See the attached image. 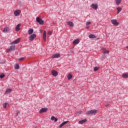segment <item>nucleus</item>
<instances>
[{"mask_svg": "<svg viewBox=\"0 0 128 128\" xmlns=\"http://www.w3.org/2000/svg\"><path fill=\"white\" fill-rule=\"evenodd\" d=\"M20 113V112L18 111H17L16 113V116H18V114Z\"/></svg>", "mask_w": 128, "mask_h": 128, "instance_id": "35", "label": "nucleus"}, {"mask_svg": "<svg viewBox=\"0 0 128 128\" xmlns=\"http://www.w3.org/2000/svg\"><path fill=\"white\" fill-rule=\"evenodd\" d=\"M96 36L92 34H91L89 36V38H96Z\"/></svg>", "mask_w": 128, "mask_h": 128, "instance_id": "26", "label": "nucleus"}, {"mask_svg": "<svg viewBox=\"0 0 128 128\" xmlns=\"http://www.w3.org/2000/svg\"><path fill=\"white\" fill-rule=\"evenodd\" d=\"M79 43H80V39H78V38L75 40L73 42V44H78Z\"/></svg>", "mask_w": 128, "mask_h": 128, "instance_id": "13", "label": "nucleus"}, {"mask_svg": "<svg viewBox=\"0 0 128 128\" xmlns=\"http://www.w3.org/2000/svg\"><path fill=\"white\" fill-rule=\"evenodd\" d=\"M15 70H18L20 68V65L19 64H16L14 67Z\"/></svg>", "mask_w": 128, "mask_h": 128, "instance_id": "28", "label": "nucleus"}, {"mask_svg": "<svg viewBox=\"0 0 128 128\" xmlns=\"http://www.w3.org/2000/svg\"><path fill=\"white\" fill-rule=\"evenodd\" d=\"M106 106H108V104H107V105Z\"/></svg>", "mask_w": 128, "mask_h": 128, "instance_id": "38", "label": "nucleus"}, {"mask_svg": "<svg viewBox=\"0 0 128 128\" xmlns=\"http://www.w3.org/2000/svg\"><path fill=\"white\" fill-rule=\"evenodd\" d=\"M43 38L44 42H46V31L44 30L43 34Z\"/></svg>", "mask_w": 128, "mask_h": 128, "instance_id": "12", "label": "nucleus"}, {"mask_svg": "<svg viewBox=\"0 0 128 128\" xmlns=\"http://www.w3.org/2000/svg\"><path fill=\"white\" fill-rule=\"evenodd\" d=\"M116 4L118 5L122 2V0H115Z\"/></svg>", "mask_w": 128, "mask_h": 128, "instance_id": "25", "label": "nucleus"}, {"mask_svg": "<svg viewBox=\"0 0 128 128\" xmlns=\"http://www.w3.org/2000/svg\"><path fill=\"white\" fill-rule=\"evenodd\" d=\"M48 112V108H42L40 111V114H42V112Z\"/></svg>", "mask_w": 128, "mask_h": 128, "instance_id": "8", "label": "nucleus"}, {"mask_svg": "<svg viewBox=\"0 0 128 128\" xmlns=\"http://www.w3.org/2000/svg\"><path fill=\"white\" fill-rule=\"evenodd\" d=\"M6 106H8V103H4L3 104V108H6Z\"/></svg>", "mask_w": 128, "mask_h": 128, "instance_id": "31", "label": "nucleus"}, {"mask_svg": "<svg viewBox=\"0 0 128 128\" xmlns=\"http://www.w3.org/2000/svg\"><path fill=\"white\" fill-rule=\"evenodd\" d=\"M10 30V28L5 27L4 29L3 32H4V34H6V32H8Z\"/></svg>", "mask_w": 128, "mask_h": 128, "instance_id": "10", "label": "nucleus"}, {"mask_svg": "<svg viewBox=\"0 0 128 128\" xmlns=\"http://www.w3.org/2000/svg\"><path fill=\"white\" fill-rule=\"evenodd\" d=\"M52 76H58V72H56L54 70H52Z\"/></svg>", "mask_w": 128, "mask_h": 128, "instance_id": "11", "label": "nucleus"}, {"mask_svg": "<svg viewBox=\"0 0 128 128\" xmlns=\"http://www.w3.org/2000/svg\"><path fill=\"white\" fill-rule=\"evenodd\" d=\"M24 60V58H20L18 60Z\"/></svg>", "mask_w": 128, "mask_h": 128, "instance_id": "34", "label": "nucleus"}, {"mask_svg": "<svg viewBox=\"0 0 128 128\" xmlns=\"http://www.w3.org/2000/svg\"><path fill=\"white\" fill-rule=\"evenodd\" d=\"M36 20L37 22H38V24H44V20H42V18H40V17H38L36 18Z\"/></svg>", "mask_w": 128, "mask_h": 128, "instance_id": "3", "label": "nucleus"}, {"mask_svg": "<svg viewBox=\"0 0 128 128\" xmlns=\"http://www.w3.org/2000/svg\"><path fill=\"white\" fill-rule=\"evenodd\" d=\"M36 38V34H32L29 37V40L30 42H32L34 38Z\"/></svg>", "mask_w": 128, "mask_h": 128, "instance_id": "4", "label": "nucleus"}, {"mask_svg": "<svg viewBox=\"0 0 128 128\" xmlns=\"http://www.w3.org/2000/svg\"><path fill=\"white\" fill-rule=\"evenodd\" d=\"M111 22L114 26H118L120 24V22H118V20L116 19L111 20Z\"/></svg>", "mask_w": 128, "mask_h": 128, "instance_id": "2", "label": "nucleus"}, {"mask_svg": "<svg viewBox=\"0 0 128 128\" xmlns=\"http://www.w3.org/2000/svg\"><path fill=\"white\" fill-rule=\"evenodd\" d=\"M88 122V120L84 119L79 121L78 124H84V122Z\"/></svg>", "mask_w": 128, "mask_h": 128, "instance_id": "15", "label": "nucleus"}, {"mask_svg": "<svg viewBox=\"0 0 128 128\" xmlns=\"http://www.w3.org/2000/svg\"><path fill=\"white\" fill-rule=\"evenodd\" d=\"M40 32H42V30H40Z\"/></svg>", "mask_w": 128, "mask_h": 128, "instance_id": "37", "label": "nucleus"}, {"mask_svg": "<svg viewBox=\"0 0 128 128\" xmlns=\"http://www.w3.org/2000/svg\"><path fill=\"white\" fill-rule=\"evenodd\" d=\"M34 32V29L32 28H30L28 30V34H33Z\"/></svg>", "mask_w": 128, "mask_h": 128, "instance_id": "21", "label": "nucleus"}, {"mask_svg": "<svg viewBox=\"0 0 128 128\" xmlns=\"http://www.w3.org/2000/svg\"><path fill=\"white\" fill-rule=\"evenodd\" d=\"M12 50H16V46H12L8 49V52H12Z\"/></svg>", "mask_w": 128, "mask_h": 128, "instance_id": "7", "label": "nucleus"}, {"mask_svg": "<svg viewBox=\"0 0 128 128\" xmlns=\"http://www.w3.org/2000/svg\"><path fill=\"white\" fill-rule=\"evenodd\" d=\"M88 24H90V22H86V25L88 26Z\"/></svg>", "mask_w": 128, "mask_h": 128, "instance_id": "33", "label": "nucleus"}, {"mask_svg": "<svg viewBox=\"0 0 128 128\" xmlns=\"http://www.w3.org/2000/svg\"><path fill=\"white\" fill-rule=\"evenodd\" d=\"M68 25L70 26H74V23H72V22L69 21L68 22Z\"/></svg>", "mask_w": 128, "mask_h": 128, "instance_id": "22", "label": "nucleus"}, {"mask_svg": "<svg viewBox=\"0 0 128 128\" xmlns=\"http://www.w3.org/2000/svg\"><path fill=\"white\" fill-rule=\"evenodd\" d=\"M103 54H110V51L106 50L105 48L102 49Z\"/></svg>", "mask_w": 128, "mask_h": 128, "instance_id": "23", "label": "nucleus"}, {"mask_svg": "<svg viewBox=\"0 0 128 128\" xmlns=\"http://www.w3.org/2000/svg\"><path fill=\"white\" fill-rule=\"evenodd\" d=\"M20 24H18L17 26H16V32H18V30H20Z\"/></svg>", "mask_w": 128, "mask_h": 128, "instance_id": "18", "label": "nucleus"}, {"mask_svg": "<svg viewBox=\"0 0 128 128\" xmlns=\"http://www.w3.org/2000/svg\"><path fill=\"white\" fill-rule=\"evenodd\" d=\"M100 68V67H95L94 69V72H96L98 70V69Z\"/></svg>", "mask_w": 128, "mask_h": 128, "instance_id": "29", "label": "nucleus"}, {"mask_svg": "<svg viewBox=\"0 0 128 128\" xmlns=\"http://www.w3.org/2000/svg\"><path fill=\"white\" fill-rule=\"evenodd\" d=\"M51 120H54L55 122H58V118H56L54 116H52L51 117Z\"/></svg>", "mask_w": 128, "mask_h": 128, "instance_id": "19", "label": "nucleus"}, {"mask_svg": "<svg viewBox=\"0 0 128 128\" xmlns=\"http://www.w3.org/2000/svg\"><path fill=\"white\" fill-rule=\"evenodd\" d=\"M52 34V31H49L48 32V36H51V34Z\"/></svg>", "mask_w": 128, "mask_h": 128, "instance_id": "32", "label": "nucleus"}, {"mask_svg": "<svg viewBox=\"0 0 128 128\" xmlns=\"http://www.w3.org/2000/svg\"><path fill=\"white\" fill-rule=\"evenodd\" d=\"M4 76H5L4 74L2 73L1 74H0V78H4Z\"/></svg>", "mask_w": 128, "mask_h": 128, "instance_id": "30", "label": "nucleus"}, {"mask_svg": "<svg viewBox=\"0 0 128 128\" xmlns=\"http://www.w3.org/2000/svg\"><path fill=\"white\" fill-rule=\"evenodd\" d=\"M52 58H60V54H53L52 56Z\"/></svg>", "mask_w": 128, "mask_h": 128, "instance_id": "9", "label": "nucleus"}, {"mask_svg": "<svg viewBox=\"0 0 128 128\" xmlns=\"http://www.w3.org/2000/svg\"><path fill=\"white\" fill-rule=\"evenodd\" d=\"M98 112V110H88L86 112V114H88V116H90V114H96Z\"/></svg>", "mask_w": 128, "mask_h": 128, "instance_id": "1", "label": "nucleus"}, {"mask_svg": "<svg viewBox=\"0 0 128 128\" xmlns=\"http://www.w3.org/2000/svg\"><path fill=\"white\" fill-rule=\"evenodd\" d=\"M67 78H68V79L70 80H71V78H72V76L71 74H68Z\"/></svg>", "mask_w": 128, "mask_h": 128, "instance_id": "24", "label": "nucleus"}, {"mask_svg": "<svg viewBox=\"0 0 128 128\" xmlns=\"http://www.w3.org/2000/svg\"><path fill=\"white\" fill-rule=\"evenodd\" d=\"M116 10H118L117 14H120V12H122V8H116Z\"/></svg>", "mask_w": 128, "mask_h": 128, "instance_id": "27", "label": "nucleus"}, {"mask_svg": "<svg viewBox=\"0 0 128 128\" xmlns=\"http://www.w3.org/2000/svg\"><path fill=\"white\" fill-rule=\"evenodd\" d=\"M92 8H94V10H98V5L96 4H92Z\"/></svg>", "mask_w": 128, "mask_h": 128, "instance_id": "20", "label": "nucleus"}, {"mask_svg": "<svg viewBox=\"0 0 128 128\" xmlns=\"http://www.w3.org/2000/svg\"><path fill=\"white\" fill-rule=\"evenodd\" d=\"M126 48H128V46L126 47Z\"/></svg>", "mask_w": 128, "mask_h": 128, "instance_id": "39", "label": "nucleus"}, {"mask_svg": "<svg viewBox=\"0 0 128 128\" xmlns=\"http://www.w3.org/2000/svg\"><path fill=\"white\" fill-rule=\"evenodd\" d=\"M86 28H90V26H87Z\"/></svg>", "mask_w": 128, "mask_h": 128, "instance_id": "36", "label": "nucleus"}, {"mask_svg": "<svg viewBox=\"0 0 128 128\" xmlns=\"http://www.w3.org/2000/svg\"><path fill=\"white\" fill-rule=\"evenodd\" d=\"M122 78H128V73H124L122 74Z\"/></svg>", "mask_w": 128, "mask_h": 128, "instance_id": "16", "label": "nucleus"}, {"mask_svg": "<svg viewBox=\"0 0 128 128\" xmlns=\"http://www.w3.org/2000/svg\"><path fill=\"white\" fill-rule=\"evenodd\" d=\"M20 12H21L20 10H16L14 12V14L15 16H20Z\"/></svg>", "mask_w": 128, "mask_h": 128, "instance_id": "5", "label": "nucleus"}, {"mask_svg": "<svg viewBox=\"0 0 128 128\" xmlns=\"http://www.w3.org/2000/svg\"><path fill=\"white\" fill-rule=\"evenodd\" d=\"M68 121H65L64 122H63L62 124H61L59 128H62V126H64V124H68Z\"/></svg>", "mask_w": 128, "mask_h": 128, "instance_id": "14", "label": "nucleus"}, {"mask_svg": "<svg viewBox=\"0 0 128 128\" xmlns=\"http://www.w3.org/2000/svg\"><path fill=\"white\" fill-rule=\"evenodd\" d=\"M20 38H18V39H16L14 42H11L10 44H18L20 42Z\"/></svg>", "mask_w": 128, "mask_h": 128, "instance_id": "6", "label": "nucleus"}, {"mask_svg": "<svg viewBox=\"0 0 128 128\" xmlns=\"http://www.w3.org/2000/svg\"><path fill=\"white\" fill-rule=\"evenodd\" d=\"M12 92V89H7L5 92L6 94H10Z\"/></svg>", "mask_w": 128, "mask_h": 128, "instance_id": "17", "label": "nucleus"}]
</instances>
